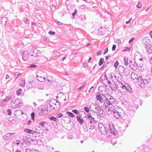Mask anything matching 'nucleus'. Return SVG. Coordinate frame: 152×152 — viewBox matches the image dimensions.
<instances>
[{
  "instance_id": "nucleus-30",
  "label": "nucleus",
  "mask_w": 152,
  "mask_h": 152,
  "mask_svg": "<svg viewBox=\"0 0 152 152\" xmlns=\"http://www.w3.org/2000/svg\"><path fill=\"white\" fill-rule=\"evenodd\" d=\"M72 112L74 113H75L78 114L79 113V112L77 110H72Z\"/></svg>"
},
{
  "instance_id": "nucleus-35",
  "label": "nucleus",
  "mask_w": 152,
  "mask_h": 152,
  "mask_svg": "<svg viewBox=\"0 0 152 152\" xmlns=\"http://www.w3.org/2000/svg\"><path fill=\"white\" fill-rule=\"evenodd\" d=\"M16 104V103H13V106L14 107V108H18V105H17V104Z\"/></svg>"
},
{
  "instance_id": "nucleus-28",
  "label": "nucleus",
  "mask_w": 152,
  "mask_h": 152,
  "mask_svg": "<svg viewBox=\"0 0 152 152\" xmlns=\"http://www.w3.org/2000/svg\"><path fill=\"white\" fill-rule=\"evenodd\" d=\"M60 55V53L59 52L57 51L54 54V56H59Z\"/></svg>"
},
{
  "instance_id": "nucleus-37",
  "label": "nucleus",
  "mask_w": 152,
  "mask_h": 152,
  "mask_svg": "<svg viewBox=\"0 0 152 152\" xmlns=\"http://www.w3.org/2000/svg\"><path fill=\"white\" fill-rule=\"evenodd\" d=\"M103 110L102 109H100L99 110V113L100 114H101L102 115V114L103 113Z\"/></svg>"
},
{
  "instance_id": "nucleus-55",
  "label": "nucleus",
  "mask_w": 152,
  "mask_h": 152,
  "mask_svg": "<svg viewBox=\"0 0 152 152\" xmlns=\"http://www.w3.org/2000/svg\"><path fill=\"white\" fill-rule=\"evenodd\" d=\"M6 77V79H8V78H9V75H6V77Z\"/></svg>"
},
{
  "instance_id": "nucleus-26",
  "label": "nucleus",
  "mask_w": 152,
  "mask_h": 152,
  "mask_svg": "<svg viewBox=\"0 0 152 152\" xmlns=\"http://www.w3.org/2000/svg\"><path fill=\"white\" fill-rule=\"evenodd\" d=\"M124 64L126 66H127L128 64V58L127 57L124 58Z\"/></svg>"
},
{
  "instance_id": "nucleus-3",
  "label": "nucleus",
  "mask_w": 152,
  "mask_h": 152,
  "mask_svg": "<svg viewBox=\"0 0 152 152\" xmlns=\"http://www.w3.org/2000/svg\"><path fill=\"white\" fill-rule=\"evenodd\" d=\"M41 51L39 50L34 49L30 53V59H37Z\"/></svg>"
},
{
  "instance_id": "nucleus-20",
  "label": "nucleus",
  "mask_w": 152,
  "mask_h": 152,
  "mask_svg": "<svg viewBox=\"0 0 152 152\" xmlns=\"http://www.w3.org/2000/svg\"><path fill=\"white\" fill-rule=\"evenodd\" d=\"M26 152H39V151L37 150H34L33 149H28L26 150Z\"/></svg>"
},
{
  "instance_id": "nucleus-58",
  "label": "nucleus",
  "mask_w": 152,
  "mask_h": 152,
  "mask_svg": "<svg viewBox=\"0 0 152 152\" xmlns=\"http://www.w3.org/2000/svg\"><path fill=\"white\" fill-rule=\"evenodd\" d=\"M130 67L132 69H134V67L132 65H131L130 66Z\"/></svg>"
},
{
  "instance_id": "nucleus-46",
  "label": "nucleus",
  "mask_w": 152,
  "mask_h": 152,
  "mask_svg": "<svg viewBox=\"0 0 152 152\" xmlns=\"http://www.w3.org/2000/svg\"><path fill=\"white\" fill-rule=\"evenodd\" d=\"M134 38H131L129 41V43H131L132 42Z\"/></svg>"
},
{
  "instance_id": "nucleus-47",
  "label": "nucleus",
  "mask_w": 152,
  "mask_h": 152,
  "mask_svg": "<svg viewBox=\"0 0 152 152\" xmlns=\"http://www.w3.org/2000/svg\"><path fill=\"white\" fill-rule=\"evenodd\" d=\"M36 66H37L36 65H34L33 64H32L30 66V67H36Z\"/></svg>"
},
{
  "instance_id": "nucleus-43",
  "label": "nucleus",
  "mask_w": 152,
  "mask_h": 152,
  "mask_svg": "<svg viewBox=\"0 0 152 152\" xmlns=\"http://www.w3.org/2000/svg\"><path fill=\"white\" fill-rule=\"evenodd\" d=\"M115 42L118 43V44H120L121 42V41L120 39H117L116 40Z\"/></svg>"
},
{
  "instance_id": "nucleus-15",
  "label": "nucleus",
  "mask_w": 152,
  "mask_h": 152,
  "mask_svg": "<svg viewBox=\"0 0 152 152\" xmlns=\"http://www.w3.org/2000/svg\"><path fill=\"white\" fill-rule=\"evenodd\" d=\"M105 32L104 28L102 27L99 28H98V34L101 35H103L104 34Z\"/></svg>"
},
{
  "instance_id": "nucleus-8",
  "label": "nucleus",
  "mask_w": 152,
  "mask_h": 152,
  "mask_svg": "<svg viewBox=\"0 0 152 152\" xmlns=\"http://www.w3.org/2000/svg\"><path fill=\"white\" fill-rule=\"evenodd\" d=\"M44 110H42L41 111V113L44 114H47L48 111H50L52 110V108L50 107V106L49 105H46L44 106Z\"/></svg>"
},
{
  "instance_id": "nucleus-24",
  "label": "nucleus",
  "mask_w": 152,
  "mask_h": 152,
  "mask_svg": "<svg viewBox=\"0 0 152 152\" xmlns=\"http://www.w3.org/2000/svg\"><path fill=\"white\" fill-rule=\"evenodd\" d=\"M22 90L21 89H19L17 90L16 91V94L18 96H19L21 95Z\"/></svg>"
},
{
  "instance_id": "nucleus-33",
  "label": "nucleus",
  "mask_w": 152,
  "mask_h": 152,
  "mask_svg": "<svg viewBox=\"0 0 152 152\" xmlns=\"http://www.w3.org/2000/svg\"><path fill=\"white\" fill-rule=\"evenodd\" d=\"M25 84V81L24 80L21 81V83H20L21 86H23Z\"/></svg>"
},
{
  "instance_id": "nucleus-31",
  "label": "nucleus",
  "mask_w": 152,
  "mask_h": 152,
  "mask_svg": "<svg viewBox=\"0 0 152 152\" xmlns=\"http://www.w3.org/2000/svg\"><path fill=\"white\" fill-rule=\"evenodd\" d=\"M118 61H116L114 64V67L115 68H117L118 65Z\"/></svg>"
},
{
  "instance_id": "nucleus-62",
  "label": "nucleus",
  "mask_w": 152,
  "mask_h": 152,
  "mask_svg": "<svg viewBox=\"0 0 152 152\" xmlns=\"http://www.w3.org/2000/svg\"><path fill=\"white\" fill-rule=\"evenodd\" d=\"M32 25H36V23H34V22H33V23H32Z\"/></svg>"
},
{
  "instance_id": "nucleus-59",
  "label": "nucleus",
  "mask_w": 152,
  "mask_h": 152,
  "mask_svg": "<svg viewBox=\"0 0 152 152\" xmlns=\"http://www.w3.org/2000/svg\"><path fill=\"white\" fill-rule=\"evenodd\" d=\"M91 57H89V59H88V63L89 62V61L91 60Z\"/></svg>"
},
{
  "instance_id": "nucleus-63",
  "label": "nucleus",
  "mask_w": 152,
  "mask_h": 152,
  "mask_svg": "<svg viewBox=\"0 0 152 152\" xmlns=\"http://www.w3.org/2000/svg\"><path fill=\"white\" fill-rule=\"evenodd\" d=\"M15 152H21L20 151H18V150H17Z\"/></svg>"
},
{
  "instance_id": "nucleus-27",
  "label": "nucleus",
  "mask_w": 152,
  "mask_h": 152,
  "mask_svg": "<svg viewBox=\"0 0 152 152\" xmlns=\"http://www.w3.org/2000/svg\"><path fill=\"white\" fill-rule=\"evenodd\" d=\"M11 99V97L9 96H7L3 100V102H6L9 100Z\"/></svg>"
},
{
  "instance_id": "nucleus-14",
  "label": "nucleus",
  "mask_w": 152,
  "mask_h": 152,
  "mask_svg": "<svg viewBox=\"0 0 152 152\" xmlns=\"http://www.w3.org/2000/svg\"><path fill=\"white\" fill-rule=\"evenodd\" d=\"M145 48L148 53H152V46L148 44H146Z\"/></svg>"
},
{
  "instance_id": "nucleus-32",
  "label": "nucleus",
  "mask_w": 152,
  "mask_h": 152,
  "mask_svg": "<svg viewBox=\"0 0 152 152\" xmlns=\"http://www.w3.org/2000/svg\"><path fill=\"white\" fill-rule=\"evenodd\" d=\"M94 116V115H93V116H91L89 114L87 116L88 118L90 119H93V117Z\"/></svg>"
},
{
  "instance_id": "nucleus-36",
  "label": "nucleus",
  "mask_w": 152,
  "mask_h": 152,
  "mask_svg": "<svg viewBox=\"0 0 152 152\" xmlns=\"http://www.w3.org/2000/svg\"><path fill=\"white\" fill-rule=\"evenodd\" d=\"M62 85V86L63 87L64 86V84L62 82H61L58 83V86H59L60 87H61V86Z\"/></svg>"
},
{
  "instance_id": "nucleus-10",
  "label": "nucleus",
  "mask_w": 152,
  "mask_h": 152,
  "mask_svg": "<svg viewBox=\"0 0 152 152\" xmlns=\"http://www.w3.org/2000/svg\"><path fill=\"white\" fill-rule=\"evenodd\" d=\"M15 134V133H7L3 136V139L6 140L10 139L11 137H13L12 135Z\"/></svg>"
},
{
  "instance_id": "nucleus-48",
  "label": "nucleus",
  "mask_w": 152,
  "mask_h": 152,
  "mask_svg": "<svg viewBox=\"0 0 152 152\" xmlns=\"http://www.w3.org/2000/svg\"><path fill=\"white\" fill-rule=\"evenodd\" d=\"M63 115L62 114H59L58 115L57 117H61Z\"/></svg>"
},
{
  "instance_id": "nucleus-21",
  "label": "nucleus",
  "mask_w": 152,
  "mask_h": 152,
  "mask_svg": "<svg viewBox=\"0 0 152 152\" xmlns=\"http://www.w3.org/2000/svg\"><path fill=\"white\" fill-rule=\"evenodd\" d=\"M96 98L97 100H99L100 102L103 100L102 98L101 97L99 94H98L96 95Z\"/></svg>"
},
{
  "instance_id": "nucleus-54",
  "label": "nucleus",
  "mask_w": 152,
  "mask_h": 152,
  "mask_svg": "<svg viewBox=\"0 0 152 152\" xmlns=\"http://www.w3.org/2000/svg\"><path fill=\"white\" fill-rule=\"evenodd\" d=\"M57 23L59 25H61L62 24V23L61 22L59 21H58Z\"/></svg>"
},
{
  "instance_id": "nucleus-42",
  "label": "nucleus",
  "mask_w": 152,
  "mask_h": 152,
  "mask_svg": "<svg viewBox=\"0 0 152 152\" xmlns=\"http://www.w3.org/2000/svg\"><path fill=\"white\" fill-rule=\"evenodd\" d=\"M31 116L32 119H34V113H32L31 114Z\"/></svg>"
},
{
  "instance_id": "nucleus-39",
  "label": "nucleus",
  "mask_w": 152,
  "mask_h": 152,
  "mask_svg": "<svg viewBox=\"0 0 152 152\" xmlns=\"http://www.w3.org/2000/svg\"><path fill=\"white\" fill-rule=\"evenodd\" d=\"M85 110V111L87 113L89 112V108L87 107H86L84 108Z\"/></svg>"
},
{
  "instance_id": "nucleus-12",
  "label": "nucleus",
  "mask_w": 152,
  "mask_h": 152,
  "mask_svg": "<svg viewBox=\"0 0 152 152\" xmlns=\"http://www.w3.org/2000/svg\"><path fill=\"white\" fill-rule=\"evenodd\" d=\"M93 113L94 115V116L93 117V120L96 121L97 122L99 121L100 120V116L95 112H93Z\"/></svg>"
},
{
  "instance_id": "nucleus-22",
  "label": "nucleus",
  "mask_w": 152,
  "mask_h": 152,
  "mask_svg": "<svg viewBox=\"0 0 152 152\" xmlns=\"http://www.w3.org/2000/svg\"><path fill=\"white\" fill-rule=\"evenodd\" d=\"M104 58H101L100 59L99 62V66H101L102 65L103 63L104 62Z\"/></svg>"
},
{
  "instance_id": "nucleus-56",
  "label": "nucleus",
  "mask_w": 152,
  "mask_h": 152,
  "mask_svg": "<svg viewBox=\"0 0 152 152\" xmlns=\"http://www.w3.org/2000/svg\"><path fill=\"white\" fill-rule=\"evenodd\" d=\"M150 63L152 64V57L151 58V59L150 60Z\"/></svg>"
},
{
  "instance_id": "nucleus-38",
  "label": "nucleus",
  "mask_w": 152,
  "mask_h": 152,
  "mask_svg": "<svg viewBox=\"0 0 152 152\" xmlns=\"http://www.w3.org/2000/svg\"><path fill=\"white\" fill-rule=\"evenodd\" d=\"M117 142L115 140H112V143L113 145H114V144L116 143Z\"/></svg>"
},
{
  "instance_id": "nucleus-18",
  "label": "nucleus",
  "mask_w": 152,
  "mask_h": 152,
  "mask_svg": "<svg viewBox=\"0 0 152 152\" xmlns=\"http://www.w3.org/2000/svg\"><path fill=\"white\" fill-rule=\"evenodd\" d=\"M24 131L27 133L31 134H33L35 132H33L32 130L28 129H25L24 130Z\"/></svg>"
},
{
  "instance_id": "nucleus-5",
  "label": "nucleus",
  "mask_w": 152,
  "mask_h": 152,
  "mask_svg": "<svg viewBox=\"0 0 152 152\" xmlns=\"http://www.w3.org/2000/svg\"><path fill=\"white\" fill-rule=\"evenodd\" d=\"M98 130L99 132L102 134L104 135L106 134V130L102 123H100L98 125Z\"/></svg>"
},
{
  "instance_id": "nucleus-11",
  "label": "nucleus",
  "mask_w": 152,
  "mask_h": 152,
  "mask_svg": "<svg viewBox=\"0 0 152 152\" xmlns=\"http://www.w3.org/2000/svg\"><path fill=\"white\" fill-rule=\"evenodd\" d=\"M22 58L23 60H27L28 59H30V55L26 52H24L22 53Z\"/></svg>"
},
{
  "instance_id": "nucleus-44",
  "label": "nucleus",
  "mask_w": 152,
  "mask_h": 152,
  "mask_svg": "<svg viewBox=\"0 0 152 152\" xmlns=\"http://www.w3.org/2000/svg\"><path fill=\"white\" fill-rule=\"evenodd\" d=\"M49 33L50 35H54L55 34V32L52 31H50Z\"/></svg>"
},
{
  "instance_id": "nucleus-9",
  "label": "nucleus",
  "mask_w": 152,
  "mask_h": 152,
  "mask_svg": "<svg viewBox=\"0 0 152 152\" xmlns=\"http://www.w3.org/2000/svg\"><path fill=\"white\" fill-rule=\"evenodd\" d=\"M131 77L132 80L134 82H137V81L139 82L140 80V77H138L137 74L134 72H132L131 74Z\"/></svg>"
},
{
  "instance_id": "nucleus-60",
  "label": "nucleus",
  "mask_w": 152,
  "mask_h": 152,
  "mask_svg": "<svg viewBox=\"0 0 152 152\" xmlns=\"http://www.w3.org/2000/svg\"><path fill=\"white\" fill-rule=\"evenodd\" d=\"M47 39H48L46 38H44V39H43V40L45 41H47Z\"/></svg>"
},
{
  "instance_id": "nucleus-13",
  "label": "nucleus",
  "mask_w": 152,
  "mask_h": 152,
  "mask_svg": "<svg viewBox=\"0 0 152 152\" xmlns=\"http://www.w3.org/2000/svg\"><path fill=\"white\" fill-rule=\"evenodd\" d=\"M56 103L58 104V103L56 100H51L50 102L49 105L52 109H54L56 107Z\"/></svg>"
},
{
  "instance_id": "nucleus-64",
  "label": "nucleus",
  "mask_w": 152,
  "mask_h": 152,
  "mask_svg": "<svg viewBox=\"0 0 152 152\" xmlns=\"http://www.w3.org/2000/svg\"><path fill=\"white\" fill-rule=\"evenodd\" d=\"M66 58V57H65L63 58V61H64Z\"/></svg>"
},
{
  "instance_id": "nucleus-52",
  "label": "nucleus",
  "mask_w": 152,
  "mask_h": 152,
  "mask_svg": "<svg viewBox=\"0 0 152 152\" xmlns=\"http://www.w3.org/2000/svg\"><path fill=\"white\" fill-rule=\"evenodd\" d=\"M83 66L84 67H85L86 66H88V65H87L86 63H84L83 64Z\"/></svg>"
},
{
  "instance_id": "nucleus-45",
  "label": "nucleus",
  "mask_w": 152,
  "mask_h": 152,
  "mask_svg": "<svg viewBox=\"0 0 152 152\" xmlns=\"http://www.w3.org/2000/svg\"><path fill=\"white\" fill-rule=\"evenodd\" d=\"M108 51V48H106V49H105L104 50V54H105V53H106Z\"/></svg>"
},
{
  "instance_id": "nucleus-53",
  "label": "nucleus",
  "mask_w": 152,
  "mask_h": 152,
  "mask_svg": "<svg viewBox=\"0 0 152 152\" xmlns=\"http://www.w3.org/2000/svg\"><path fill=\"white\" fill-rule=\"evenodd\" d=\"M8 114L9 115H11V112L10 111V110H8Z\"/></svg>"
},
{
  "instance_id": "nucleus-25",
  "label": "nucleus",
  "mask_w": 152,
  "mask_h": 152,
  "mask_svg": "<svg viewBox=\"0 0 152 152\" xmlns=\"http://www.w3.org/2000/svg\"><path fill=\"white\" fill-rule=\"evenodd\" d=\"M108 85L111 88H113V82H111L110 81H109L108 82Z\"/></svg>"
},
{
  "instance_id": "nucleus-49",
  "label": "nucleus",
  "mask_w": 152,
  "mask_h": 152,
  "mask_svg": "<svg viewBox=\"0 0 152 152\" xmlns=\"http://www.w3.org/2000/svg\"><path fill=\"white\" fill-rule=\"evenodd\" d=\"M132 18H131L128 21H127L126 22V24H128V23H129L130 22V21H131V20H132Z\"/></svg>"
},
{
  "instance_id": "nucleus-17",
  "label": "nucleus",
  "mask_w": 152,
  "mask_h": 152,
  "mask_svg": "<svg viewBox=\"0 0 152 152\" xmlns=\"http://www.w3.org/2000/svg\"><path fill=\"white\" fill-rule=\"evenodd\" d=\"M77 121L81 124H83L84 121L80 116H77Z\"/></svg>"
},
{
  "instance_id": "nucleus-51",
  "label": "nucleus",
  "mask_w": 152,
  "mask_h": 152,
  "mask_svg": "<svg viewBox=\"0 0 152 152\" xmlns=\"http://www.w3.org/2000/svg\"><path fill=\"white\" fill-rule=\"evenodd\" d=\"M15 143L16 144H19V141L18 140H16V141L15 142Z\"/></svg>"
},
{
  "instance_id": "nucleus-6",
  "label": "nucleus",
  "mask_w": 152,
  "mask_h": 152,
  "mask_svg": "<svg viewBox=\"0 0 152 152\" xmlns=\"http://www.w3.org/2000/svg\"><path fill=\"white\" fill-rule=\"evenodd\" d=\"M46 124V122L44 121H42L40 123L39 126L37 127V130L39 131H43L45 130H47V129L45 127Z\"/></svg>"
},
{
  "instance_id": "nucleus-41",
  "label": "nucleus",
  "mask_w": 152,
  "mask_h": 152,
  "mask_svg": "<svg viewBox=\"0 0 152 152\" xmlns=\"http://www.w3.org/2000/svg\"><path fill=\"white\" fill-rule=\"evenodd\" d=\"M91 126L90 127H89V129L91 130L93 129L94 128V126L93 124L91 125Z\"/></svg>"
},
{
  "instance_id": "nucleus-50",
  "label": "nucleus",
  "mask_w": 152,
  "mask_h": 152,
  "mask_svg": "<svg viewBox=\"0 0 152 152\" xmlns=\"http://www.w3.org/2000/svg\"><path fill=\"white\" fill-rule=\"evenodd\" d=\"M77 12V10H75V12L72 14V15H73V17H74V15Z\"/></svg>"
},
{
  "instance_id": "nucleus-1",
  "label": "nucleus",
  "mask_w": 152,
  "mask_h": 152,
  "mask_svg": "<svg viewBox=\"0 0 152 152\" xmlns=\"http://www.w3.org/2000/svg\"><path fill=\"white\" fill-rule=\"evenodd\" d=\"M106 112L109 114H113L115 117L118 118L121 115L122 110L117 106L115 107L112 104H109L107 107H106Z\"/></svg>"
},
{
  "instance_id": "nucleus-2",
  "label": "nucleus",
  "mask_w": 152,
  "mask_h": 152,
  "mask_svg": "<svg viewBox=\"0 0 152 152\" xmlns=\"http://www.w3.org/2000/svg\"><path fill=\"white\" fill-rule=\"evenodd\" d=\"M122 90L121 92L122 94H126L128 93H131L132 92V90L130 86L127 83L124 84L122 86Z\"/></svg>"
},
{
  "instance_id": "nucleus-7",
  "label": "nucleus",
  "mask_w": 152,
  "mask_h": 152,
  "mask_svg": "<svg viewBox=\"0 0 152 152\" xmlns=\"http://www.w3.org/2000/svg\"><path fill=\"white\" fill-rule=\"evenodd\" d=\"M150 81V79L149 78H147L146 79H143L141 77L140 78L139 83L140 86L141 87H144L145 84H147Z\"/></svg>"
},
{
  "instance_id": "nucleus-4",
  "label": "nucleus",
  "mask_w": 152,
  "mask_h": 152,
  "mask_svg": "<svg viewBox=\"0 0 152 152\" xmlns=\"http://www.w3.org/2000/svg\"><path fill=\"white\" fill-rule=\"evenodd\" d=\"M37 77L39 81L43 82L45 81L46 77V73L42 71H40L37 72Z\"/></svg>"
},
{
  "instance_id": "nucleus-34",
  "label": "nucleus",
  "mask_w": 152,
  "mask_h": 152,
  "mask_svg": "<svg viewBox=\"0 0 152 152\" xmlns=\"http://www.w3.org/2000/svg\"><path fill=\"white\" fill-rule=\"evenodd\" d=\"M142 7V4L141 3H138V4L137 5V7L138 8H140Z\"/></svg>"
},
{
  "instance_id": "nucleus-16",
  "label": "nucleus",
  "mask_w": 152,
  "mask_h": 152,
  "mask_svg": "<svg viewBox=\"0 0 152 152\" xmlns=\"http://www.w3.org/2000/svg\"><path fill=\"white\" fill-rule=\"evenodd\" d=\"M114 77H115V79L118 81H120L121 80L122 78L121 76L119 73L116 74V75L114 76Z\"/></svg>"
},
{
  "instance_id": "nucleus-57",
  "label": "nucleus",
  "mask_w": 152,
  "mask_h": 152,
  "mask_svg": "<svg viewBox=\"0 0 152 152\" xmlns=\"http://www.w3.org/2000/svg\"><path fill=\"white\" fill-rule=\"evenodd\" d=\"M84 86H82L79 87V89L80 90Z\"/></svg>"
},
{
  "instance_id": "nucleus-23",
  "label": "nucleus",
  "mask_w": 152,
  "mask_h": 152,
  "mask_svg": "<svg viewBox=\"0 0 152 152\" xmlns=\"http://www.w3.org/2000/svg\"><path fill=\"white\" fill-rule=\"evenodd\" d=\"M109 126H110V129L111 131H112V130H113L115 129V128L112 124H109Z\"/></svg>"
},
{
  "instance_id": "nucleus-29",
  "label": "nucleus",
  "mask_w": 152,
  "mask_h": 152,
  "mask_svg": "<svg viewBox=\"0 0 152 152\" xmlns=\"http://www.w3.org/2000/svg\"><path fill=\"white\" fill-rule=\"evenodd\" d=\"M67 113L68 114V115L71 116L72 117H74L75 116L72 113L70 112H67Z\"/></svg>"
},
{
  "instance_id": "nucleus-19",
  "label": "nucleus",
  "mask_w": 152,
  "mask_h": 152,
  "mask_svg": "<svg viewBox=\"0 0 152 152\" xmlns=\"http://www.w3.org/2000/svg\"><path fill=\"white\" fill-rule=\"evenodd\" d=\"M7 18L6 17L3 18L1 21V23L2 24L5 25L7 21Z\"/></svg>"
},
{
  "instance_id": "nucleus-61",
  "label": "nucleus",
  "mask_w": 152,
  "mask_h": 152,
  "mask_svg": "<svg viewBox=\"0 0 152 152\" xmlns=\"http://www.w3.org/2000/svg\"><path fill=\"white\" fill-rule=\"evenodd\" d=\"M150 35H151V38H152V31L150 33Z\"/></svg>"
},
{
  "instance_id": "nucleus-40",
  "label": "nucleus",
  "mask_w": 152,
  "mask_h": 152,
  "mask_svg": "<svg viewBox=\"0 0 152 152\" xmlns=\"http://www.w3.org/2000/svg\"><path fill=\"white\" fill-rule=\"evenodd\" d=\"M116 47V45H113V46L112 48V50H115V49Z\"/></svg>"
}]
</instances>
